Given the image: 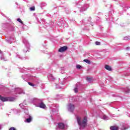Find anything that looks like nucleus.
Returning a JSON list of instances; mask_svg holds the SVG:
<instances>
[{
	"mask_svg": "<svg viewBox=\"0 0 130 130\" xmlns=\"http://www.w3.org/2000/svg\"><path fill=\"white\" fill-rule=\"evenodd\" d=\"M76 118L77 119V123L79 126L80 129L85 130L84 128H85L86 125H87V117H84L83 119H82L80 116L76 115Z\"/></svg>",
	"mask_w": 130,
	"mask_h": 130,
	"instance_id": "f257e3e1",
	"label": "nucleus"
},
{
	"mask_svg": "<svg viewBox=\"0 0 130 130\" xmlns=\"http://www.w3.org/2000/svg\"><path fill=\"white\" fill-rule=\"evenodd\" d=\"M0 100H1L2 102H6L7 101L13 102V101H15V100H16V99L12 97H4L2 96V95H0Z\"/></svg>",
	"mask_w": 130,
	"mask_h": 130,
	"instance_id": "f03ea898",
	"label": "nucleus"
},
{
	"mask_svg": "<svg viewBox=\"0 0 130 130\" xmlns=\"http://www.w3.org/2000/svg\"><path fill=\"white\" fill-rule=\"evenodd\" d=\"M68 125L63 123H58L56 130H66Z\"/></svg>",
	"mask_w": 130,
	"mask_h": 130,
	"instance_id": "7ed1b4c3",
	"label": "nucleus"
},
{
	"mask_svg": "<svg viewBox=\"0 0 130 130\" xmlns=\"http://www.w3.org/2000/svg\"><path fill=\"white\" fill-rule=\"evenodd\" d=\"M43 100L41 99H37L36 98H35L34 99H32L31 100V103H33L34 105H35L37 107H38V105L41 103V102H42Z\"/></svg>",
	"mask_w": 130,
	"mask_h": 130,
	"instance_id": "20e7f679",
	"label": "nucleus"
},
{
	"mask_svg": "<svg viewBox=\"0 0 130 130\" xmlns=\"http://www.w3.org/2000/svg\"><path fill=\"white\" fill-rule=\"evenodd\" d=\"M23 42L26 47L23 50L24 52H27V51H29V49H30V45L29 44L28 41L24 39L23 41Z\"/></svg>",
	"mask_w": 130,
	"mask_h": 130,
	"instance_id": "39448f33",
	"label": "nucleus"
},
{
	"mask_svg": "<svg viewBox=\"0 0 130 130\" xmlns=\"http://www.w3.org/2000/svg\"><path fill=\"white\" fill-rule=\"evenodd\" d=\"M68 109L70 112H73V111H74L75 110V105H73L72 104H69L68 105Z\"/></svg>",
	"mask_w": 130,
	"mask_h": 130,
	"instance_id": "423d86ee",
	"label": "nucleus"
},
{
	"mask_svg": "<svg viewBox=\"0 0 130 130\" xmlns=\"http://www.w3.org/2000/svg\"><path fill=\"white\" fill-rule=\"evenodd\" d=\"M68 49V47L67 46H63L61 48H60L58 50L59 52H63V51H66Z\"/></svg>",
	"mask_w": 130,
	"mask_h": 130,
	"instance_id": "0eeeda50",
	"label": "nucleus"
},
{
	"mask_svg": "<svg viewBox=\"0 0 130 130\" xmlns=\"http://www.w3.org/2000/svg\"><path fill=\"white\" fill-rule=\"evenodd\" d=\"M48 78L50 81H54V80H55V78L53 77L52 74H49Z\"/></svg>",
	"mask_w": 130,
	"mask_h": 130,
	"instance_id": "6e6552de",
	"label": "nucleus"
},
{
	"mask_svg": "<svg viewBox=\"0 0 130 130\" xmlns=\"http://www.w3.org/2000/svg\"><path fill=\"white\" fill-rule=\"evenodd\" d=\"M31 121H32V116H31V115H28V118H26L25 122L29 123L31 122Z\"/></svg>",
	"mask_w": 130,
	"mask_h": 130,
	"instance_id": "1a4fd4ad",
	"label": "nucleus"
},
{
	"mask_svg": "<svg viewBox=\"0 0 130 130\" xmlns=\"http://www.w3.org/2000/svg\"><path fill=\"white\" fill-rule=\"evenodd\" d=\"M37 107H40V108H45L46 106L43 103V102H41L40 104L38 105Z\"/></svg>",
	"mask_w": 130,
	"mask_h": 130,
	"instance_id": "9d476101",
	"label": "nucleus"
},
{
	"mask_svg": "<svg viewBox=\"0 0 130 130\" xmlns=\"http://www.w3.org/2000/svg\"><path fill=\"white\" fill-rule=\"evenodd\" d=\"M25 77L26 78L27 80H33V77L30 74H27L25 75Z\"/></svg>",
	"mask_w": 130,
	"mask_h": 130,
	"instance_id": "9b49d317",
	"label": "nucleus"
},
{
	"mask_svg": "<svg viewBox=\"0 0 130 130\" xmlns=\"http://www.w3.org/2000/svg\"><path fill=\"white\" fill-rule=\"evenodd\" d=\"M16 91L18 94H25V92H24L21 89L18 88Z\"/></svg>",
	"mask_w": 130,
	"mask_h": 130,
	"instance_id": "f8f14e48",
	"label": "nucleus"
},
{
	"mask_svg": "<svg viewBox=\"0 0 130 130\" xmlns=\"http://www.w3.org/2000/svg\"><path fill=\"white\" fill-rule=\"evenodd\" d=\"M102 118L104 120H108L109 119V117L107 116L106 115H103Z\"/></svg>",
	"mask_w": 130,
	"mask_h": 130,
	"instance_id": "ddd939ff",
	"label": "nucleus"
},
{
	"mask_svg": "<svg viewBox=\"0 0 130 130\" xmlns=\"http://www.w3.org/2000/svg\"><path fill=\"white\" fill-rule=\"evenodd\" d=\"M106 70H107V71H111V67L108 65H106L105 67Z\"/></svg>",
	"mask_w": 130,
	"mask_h": 130,
	"instance_id": "4468645a",
	"label": "nucleus"
},
{
	"mask_svg": "<svg viewBox=\"0 0 130 130\" xmlns=\"http://www.w3.org/2000/svg\"><path fill=\"white\" fill-rule=\"evenodd\" d=\"M110 129L111 130H118V127L113 126L110 127Z\"/></svg>",
	"mask_w": 130,
	"mask_h": 130,
	"instance_id": "2eb2a0df",
	"label": "nucleus"
},
{
	"mask_svg": "<svg viewBox=\"0 0 130 130\" xmlns=\"http://www.w3.org/2000/svg\"><path fill=\"white\" fill-rule=\"evenodd\" d=\"M79 85V83H77L76 85L75 88H74V92L75 93H78V85Z\"/></svg>",
	"mask_w": 130,
	"mask_h": 130,
	"instance_id": "dca6fc26",
	"label": "nucleus"
},
{
	"mask_svg": "<svg viewBox=\"0 0 130 130\" xmlns=\"http://www.w3.org/2000/svg\"><path fill=\"white\" fill-rule=\"evenodd\" d=\"M4 60L5 61H7V60H8V59H7L6 58H5L3 55H2L1 57H0V60Z\"/></svg>",
	"mask_w": 130,
	"mask_h": 130,
	"instance_id": "f3484780",
	"label": "nucleus"
},
{
	"mask_svg": "<svg viewBox=\"0 0 130 130\" xmlns=\"http://www.w3.org/2000/svg\"><path fill=\"white\" fill-rule=\"evenodd\" d=\"M84 61L86 62V63H88V64H91V61L88 59H84Z\"/></svg>",
	"mask_w": 130,
	"mask_h": 130,
	"instance_id": "a211bd4d",
	"label": "nucleus"
},
{
	"mask_svg": "<svg viewBox=\"0 0 130 130\" xmlns=\"http://www.w3.org/2000/svg\"><path fill=\"white\" fill-rule=\"evenodd\" d=\"M13 40H15V38H13V39L10 38V40H7V41L8 42V43H12V42H11V41H13Z\"/></svg>",
	"mask_w": 130,
	"mask_h": 130,
	"instance_id": "6ab92c4d",
	"label": "nucleus"
},
{
	"mask_svg": "<svg viewBox=\"0 0 130 130\" xmlns=\"http://www.w3.org/2000/svg\"><path fill=\"white\" fill-rule=\"evenodd\" d=\"M130 36H126L124 38V40H129Z\"/></svg>",
	"mask_w": 130,
	"mask_h": 130,
	"instance_id": "aec40b11",
	"label": "nucleus"
},
{
	"mask_svg": "<svg viewBox=\"0 0 130 130\" xmlns=\"http://www.w3.org/2000/svg\"><path fill=\"white\" fill-rule=\"evenodd\" d=\"M19 106L21 107V108H22V109H24V108H25V106L24 105H23V104H19Z\"/></svg>",
	"mask_w": 130,
	"mask_h": 130,
	"instance_id": "412c9836",
	"label": "nucleus"
},
{
	"mask_svg": "<svg viewBox=\"0 0 130 130\" xmlns=\"http://www.w3.org/2000/svg\"><path fill=\"white\" fill-rule=\"evenodd\" d=\"M125 92H126V93H130V88H127L125 89Z\"/></svg>",
	"mask_w": 130,
	"mask_h": 130,
	"instance_id": "4be33fe9",
	"label": "nucleus"
},
{
	"mask_svg": "<svg viewBox=\"0 0 130 130\" xmlns=\"http://www.w3.org/2000/svg\"><path fill=\"white\" fill-rule=\"evenodd\" d=\"M76 68L80 70V69H82V66H81V65L80 64H78L76 66Z\"/></svg>",
	"mask_w": 130,
	"mask_h": 130,
	"instance_id": "5701e85b",
	"label": "nucleus"
},
{
	"mask_svg": "<svg viewBox=\"0 0 130 130\" xmlns=\"http://www.w3.org/2000/svg\"><path fill=\"white\" fill-rule=\"evenodd\" d=\"M17 21H18V22H19V23H20L21 24H23V21H22V20H21L20 18L17 19Z\"/></svg>",
	"mask_w": 130,
	"mask_h": 130,
	"instance_id": "b1692460",
	"label": "nucleus"
},
{
	"mask_svg": "<svg viewBox=\"0 0 130 130\" xmlns=\"http://www.w3.org/2000/svg\"><path fill=\"white\" fill-rule=\"evenodd\" d=\"M28 85H29V86H31V87H34L35 85L33 84V83H31V82H28Z\"/></svg>",
	"mask_w": 130,
	"mask_h": 130,
	"instance_id": "393cba45",
	"label": "nucleus"
},
{
	"mask_svg": "<svg viewBox=\"0 0 130 130\" xmlns=\"http://www.w3.org/2000/svg\"><path fill=\"white\" fill-rule=\"evenodd\" d=\"M87 80L88 81V82H91V81H92V78H90V77H87Z\"/></svg>",
	"mask_w": 130,
	"mask_h": 130,
	"instance_id": "a878e982",
	"label": "nucleus"
},
{
	"mask_svg": "<svg viewBox=\"0 0 130 130\" xmlns=\"http://www.w3.org/2000/svg\"><path fill=\"white\" fill-rule=\"evenodd\" d=\"M30 11H35V7H30Z\"/></svg>",
	"mask_w": 130,
	"mask_h": 130,
	"instance_id": "bb28decb",
	"label": "nucleus"
},
{
	"mask_svg": "<svg viewBox=\"0 0 130 130\" xmlns=\"http://www.w3.org/2000/svg\"><path fill=\"white\" fill-rule=\"evenodd\" d=\"M82 10H81L80 12H83V11H86V10H87V8L86 7H84V8H82Z\"/></svg>",
	"mask_w": 130,
	"mask_h": 130,
	"instance_id": "cd10ccee",
	"label": "nucleus"
},
{
	"mask_svg": "<svg viewBox=\"0 0 130 130\" xmlns=\"http://www.w3.org/2000/svg\"><path fill=\"white\" fill-rule=\"evenodd\" d=\"M127 128H128L123 126L122 128H121V130H125V129H127Z\"/></svg>",
	"mask_w": 130,
	"mask_h": 130,
	"instance_id": "c85d7f7f",
	"label": "nucleus"
},
{
	"mask_svg": "<svg viewBox=\"0 0 130 130\" xmlns=\"http://www.w3.org/2000/svg\"><path fill=\"white\" fill-rule=\"evenodd\" d=\"M9 130H17V129H16L15 128V127H10V128H9Z\"/></svg>",
	"mask_w": 130,
	"mask_h": 130,
	"instance_id": "c756f323",
	"label": "nucleus"
},
{
	"mask_svg": "<svg viewBox=\"0 0 130 130\" xmlns=\"http://www.w3.org/2000/svg\"><path fill=\"white\" fill-rule=\"evenodd\" d=\"M96 45H100V42H95Z\"/></svg>",
	"mask_w": 130,
	"mask_h": 130,
	"instance_id": "7c9ffc66",
	"label": "nucleus"
},
{
	"mask_svg": "<svg viewBox=\"0 0 130 130\" xmlns=\"http://www.w3.org/2000/svg\"><path fill=\"white\" fill-rule=\"evenodd\" d=\"M56 88H57V89H60V87L57 86V85H56Z\"/></svg>",
	"mask_w": 130,
	"mask_h": 130,
	"instance_id": "2f4dec72",
	"label": "nucleus"
},
{
	"mask_svg": "<svg viewBox=\"0 0 130 130\" xmlns=\"http://www.w3.org/2000/svg\"><path fill=\"white\" fill-rule=\"evenodd\" d=\"M16 56H17V57H19L20 58V55H19L18 54H16Z\"/></svg>",
	"mask_w": 130,
	"mask_h": 130,
	"instance_id": "473e14b6",
	"label": "nucleus"
},
{
	"mask_svg": "<svg viewBox=\"0 0 130 130\" xmlns=\"http://www.w3.org/2000/svg\"><path fill=\"white\" fill-rule=\"evenodd\" d=\"M129 49V47L126 48V50H128Z\"/></svg>",
	"mask_w": 130,
	"mask_h": 130,
	"instance_id": "72a5a7b5",
	"label": "nucleus"
},
{
	"mask_svg": "<svg viewBox=\"0 0 130 130\" xmlns=\"http://www.w3.org/2000/svg\"><path fill=\"white\" fill-rule=\"evenodd\" d=\"M3 54V52L1 50H0V54Z\"/></svg>",
	"mask_w": 130,
	"mask_h": 130,
	"instance_id": "f704fd0d",
	"label": "nucleus"
},
{
	"mask_svg": "<svg viewBox=\"0 0 130 130\" xmlns=\"http://www.w3.org/2000/svg\"><path fill=\"white\" fill-rule=\"evenodd\" d=\"M29 115H27L26 117H29Z\"/></svg>",
	"mask_w": 130,
	"mask_h": 130,
	"instance_id": "c9c22d12",
	"label": "nucleus"
},
{
	"mask_svg": "<svg viewBox=\"0 0 130 130\" xmlns=\"http://www.w3.org/2000/svg\"><path fill=\"white\" fill-rule=\"evenodd\" d=\"M3 105L0 103V106H2Z\"/></svg>",
	"mask_w": 130,
	"mask_h": 130,
	"instance_id": "e433bc0d",
	"label": "nucleus"
},
{
	"mask_svg": "<svg viewBox=\"0 0 130 130\" xmlns=\"http://www.w3.org/2000/svg\"><path fill=\"white\" fill-rule=\"evenodd\" d=\"M115 1V2H116V1H117V0H114Z\"/></svg>",
	"mask_w": 130,
	"mask_h": 130,
	"instance_id": "4c0bfd02",
	"label": "nucleus"
},
{
	"mask_svg": "<svg viewBox=\"0 0 130 130\" xmlns=\"http://www.w3.org/2000/svg\"><path fill=\"white\" fill-rule=\"evenodd\" d=\"M61 85H63V83H61Z\"/></svg>",
	"mask_w": 130,
	"mask_h": 130,
	"instance_id": "58836bf2",
	"label": "nucleus"
}]
</instances>
